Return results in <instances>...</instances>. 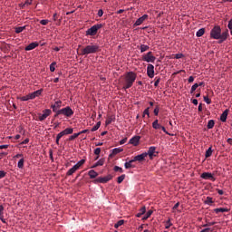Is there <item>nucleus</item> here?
<instances>
[{
  "label": "nucleus",
  "instance_id": "f257e3e1",
  "mask_svg": "<svg viewBox=\"0 0 232 232\" xmlns=\"http://www.w3.org/2000/svg\"><path fill=\"white\" fill-rule=\"evenodd\" d=\"M229 36V31L226 30L222 32L219 25H215V27L210 31V38L214 40H218V44L226 42Z\"/></svg>",
  "mask_w": 232,
  "mask_h": 232
},
{
  "label": "nucleus",
  "instance_id": "f03ea898",
  "mask_svg": "<svg viewBox=\"0 0 232 232\" xmlns=\"http://www.w3.org/2000/svg\"><path fill=\"white\" fill-rule=\"evenodd\" d=\"M137 78V74L133 72H129L125 73L124 79H125V83L123 86V90H129V88L132 87L133 84L135 83V80Z\"/></svg>",
  "mask_w": 232,
  "mask_h": 232
},
{
  "label": "nucleus",
  "instance_id": "7ed1b4c3",
  "mask_svg": "<svg viewBox=\"0 0 232 232\" xmlns=\"http://www.w3.org/2000/svg\"><path fill=\"white\" fill-rule=\"evenodd\" d=\"M101 51V46L98 44H91L81 50L82 55L96 54Z\"/></svg>",
  "mask_w": 232,
  "mask_h": 232
},
{
  "label": "nucleus",
  "instance_id": "20e7f679",
  "mask_svg": "<svg viewBox=\"0 0 232 232\" xmlns=\"http://www.w3.org/2000/svg\"><path fill=\"white\" fill-rule=\"evenodd\" d=\"M102 26H103L102 24H93L92 27H91L86 31V35H91V36L96 35L98 33V30L102 28Z\"/></svg>",
  "mask_w": 232,
  "mask_h": 232
},
{
  "label": "nucleus",
  "instance_id": "39448f33",
  "mask_svg": "<svg viewBox=\"0 0 232 232\" xmlns=\"http://www.w3.org/2000/svg\"><path fill=\"white\" fill-rule=\"evenodd\" d=\"M142 61L146 63H155L156 57L152 52H149L142 55Z\"/></svg>",
  "mask_w": 232,
  "mask_h": 232
},
{
  "label": "nucleus",
  "instance_id": "423d86ee",
  "mask_svg": "<svg viewBox=\"0 0 232 232\" xmlns=\"http://www.w3.org/2000/svg\"><path fill=\"white\" fill-rule=\"evenodd\" d=\"M61 114L67 117V118H72V116L74 114V111L72 110L71 107H66L61 109Z\"/></svg>",
  "mask_w": 232,
  "mask_h": 232
},
{
  "label": "nucleus",
  "instance_id": "0eeeda50",
  "mask_svg": "<svg viewBox=\"0 0 232 232\" xmlns=\"http://www.w3.org/2000/svg\"><path fill=\"white\" fill-rule=\"evenodd\" d=\"M111 179V175H108V176H105V177H99V178H97L93 180V183H95V184H97V183H107Z\"/></svg>",
  "mask_w": 232,
  "mask_h": 232
},
{
  "label": "nucleus",
  "instance_id": "6e6552de",
  "mask_svg": "<svg viewBox=\"0 0 232 232\" xmlns=\"http://www.w3.org/2000/svg\"><path fill=\"white\" fill-rule=\"evenodd\" d=\"M50 115H52V110L46 109V110L43 111L42 114L41 113L39 114V118L38 119H39L40 121H44Z\"/></svg>",
  "mask_w": 232,
  "mask_h": 232
},
{
  "label": "nucleus",
  "instance_id": "1a4fd4ad",
  "mask_svg": "<svg viewBox=\"0 0 232 232\" xmlns=\"http://www.w3.org/2000/svg\"><path fill=\"white\" fill-rule=\"evenodd\" d=\"M158 153H159V152H156V147H155V146L150 147L149 150H148V151L146 152L147 157H148V155H149V157H150V160H153L154 157H157V154H158Z\"/></svg>",
  "mask_w": 232,
  "mask_h": 232
},
{
  "label": "nucleus",
  "instance_id": "9d476101",
  "mask_svg": "<svg viewBox=\"0 0 232 232\" xmlns=\"http://www.w3.org/2000/svg\"><path fill=\"white\" fill-rule=\"evenodd\" d=\"M147 75L150 79H153L155 77V67L153 64H148L147 66Z\"/></svg>",
  "mask_w": 232,
  "mask_h": 232
},
{
  "label": "nucleus",
  "instance_id": "9b49d317",
  "mask_svg": "<svg viewBox=\"0 0 232 232\" xmlns=\"http://www.w3.org/2000/svg\"><path fill=\"white\" fill-rule=\"evenodd\" d=\"M141 136L140 135H134L132 138L129 140V144H131L133 146H138L140 142Z\"/></svg>",
  "mask_w": 232,
  "mask_h": 232
},
{
  "label": "nucleus",
  "instance_id": "f8f14e48",
  "mask_svg": "<svg viewBox=\"0 0 232 232\" xmlns=\"http://www.w3.org/2000/svg\"><path fill=\"white\" fill-rule=\"evenodd\" d=\"M200 177L205 180H211L213 182L217 180V179L213 176V174H211V172H203Z\"/></svg>",
  "mask_w": 232,
  "mask_h": 232
},
{
  "label": "nucleus",
  "instance_id": "ddd939ff",
  "mask_svg": "<svg viewBox=\"0 0 232 232\" xmlns=\"http://www.w3.org/2000/svg\"><path fill=\"white\" fill-rule=\"evenodd\" d=\"M146 158H147V152H144V153H141V154H139V155L135 156L133 158V160H134V162L135 161L142 162L146 160Z\"/></svg>",
  "mask_w": 232,
  "mask_h": 232
},
{
  "label": "nucleus",
  "instance_id": "4468645a",
  "mask_svg": "<svg viewBox=\"0 0 232 232\" xmlns=\"http://www.w3.org/2000/svg\"><path fill=\"white\" fill-rule=\"evenodd\" d=\"M149 18L148 14H144L141 17H139L138 20L134 23V26H140L142 24L144 21H146Z\"/></svg>",
  "mask_w": 232,
  "mask_h": 232
},
{
  "label": "nucleus",
  "instance_id": "2eb2a0df",
  "mask_svg": "<svg viewBox=\"0 0 232 232\" xmlns=\"http://www.w3.org/2000/svg\"><path fill=\"white\" fill-rule=\"evenodd\" d=\"M63 105V102L61 101H57L54 102V104L51 105V108L53 109V112H57V111H59V109L62 107Z\"/></svg>",
  "mask_w": 232,
  "mask_h": 232
},
{
  "label": "nucleus",
  "instance_id": "dca6fc26",
  "mask_svg": "<svg viewBox=\"0 0 232 232\" xmlns=\"http://www.w3.org/2000/svg\"><path fill=\"white\" fill-rule=\"evenodd\" d=\"M38 46H39L38 43H32L29 45H27L24 50L25 51H32V50L37 48Z\"/></svg>",
  "mask_w": 232,
  "mask_h": 232
},
{
  "label": "nucleus",
  "instance_id": "f3484780",
  "mask_svg": "<svg viewBox=\"0 0 232 232\" xmlns=\"http://www.w3.org/2000/svg\"><path fill=\"white\" fill-rule=\"evenodd\" d=\"M228 113H229V110H227V109L225 110V111L221 113L220 120H221L222 122H226Z\"/></svg>",
  "mask_w": 232,
  "mask_h": 232
},
{
  "label": "nucleus",
  "instance_id": "a211bd4d",
  "mask_svg": "<svg viewBox=\"0 0 232 232\" xmlns=\"http://www.w3.org/2000/svg\"><path fill=\"white\" fill-rule=\"evenodd\" d=\"M105 162V159L102 158L100 160H98L95 164L92 165V169L97 168L99 166H103Z\"/></svg>",
  "mask_w": 232,
  "mask_h": 232
},
{
  "label": "nucleus",
  "instance_id": "6ab92c4d",
  "mask_svg": "<svg viewBox=\"0 0 232 232\" xmlns=\"http://www.w3.org/2000/svg\"><path fill=\"white\" fill-rule=\"evenodd\" d=\"M88 175L90 176V179H96V177L98 176V172L94 169H91L88 171Z\"/></svg>",
  "mask_w": 232,
  "mask_h": 232
},
{
  "label": "nucleus",
  "instance_id": "aec40b11",
  "mask_svg": "<svg viewBox=\"0 0 232 232\" xmlns=\"http://www.w3.org/2000/svg\"><path fill=\"white\" fill-rule=\"evenodd\" d=\"M78 167H76V165L74 164V166L67 171V176H72L76 171H78Z\"/></svg>",
  "mask_w": 232,
  "mask_h": 232
},
{
  "label": "nucleus",
  "instance_id": "412c9836",
  "mask_svg": "<svg viewBox=\"0 0 232 232\" xmlns=\"http://www.w3.org/2000/svg\"><path fill=\"white\" fill-rule=\"evenodd\" d=\"M152 128L155 129V130H160L162 128V125L161 124H159V120H155L153 122H152Z\"/></svg>",
  "mask_w": 232,
  "mask_h": 232
},
{
  "label": "nucleus",
  "instance_id": "4be33fe9",
  "mask_svg": "<svg viewBox=\"0 0 232 232\" xmlns=\"http://www.w3.org/2000/svg\"><path fill=\"white\" fill-rule=\"evenodd\" d=\"M73 132V128H66V130H63V136L72 135Z\"/></svg>",
  "mask_w": 232,
  "mask_h": 232
},
{
  "label": "nucleus",
  "instance_id": "5701e85b",
  "mask_svg": "<svg viewBox=\"0 0 232 232\" xmlns=\"http://www.w3.org/2000/svg\"><path fill=\"white\" fill-rule=\"evenodd\" d=\"M144 213H146V207H142L141 208H140L138 214L136 215L137 218H141L142 215H144Z\"/></svg>",
  "mask_w": 232,
  "mask_h": 232
},
{
  "label": "nucleus",
  "instance_id": "b1692460",
  "mask_svg": "<svg viewBox=\"0 0 232 232\" xmlns=\"http://www.w3.org/2000/svg\"><path fill=\"white\" fill-rule=\"evenodd\" d=\"M213 154V150H212V147H209L207 150H206V153H205V157L206 159L208 158H210Z\"/></svg>",
  "mask_w": 232,
  "mask_h": 232
},
{
  "label": "nucleus",
  "instance_id": "393cba45",
  "mask_svg": "<svg viewBox=\"0 0 232 232\" xmlns=\"http://www.w3.org/2000/svg\"><path fill=\"white\" fill-rule=\"evenodd\" d=\"M133 162H135L134 160L125 162V169L134 168Z\"/></svg>",
  "mask_w": 232,
  "mask_h": 232
},
{
  "label": "nucleus",
  "instance_id": "a878e982",
  "mask_svg": "<svg viewBox=\"0 0 232 232\" xmlns=\"http://www.w3.org/2000/svg\"><path fill=\"white\" fill-rule=\"evenodd\" d=\"M140 53H143L144 52L150 50V46H149V45H146V44H141V45L140 46Z\"/></svg>",
  "mask_w": 232,
  "mask_h": 232
},
{
  "label": "nucleus",
  "instance_id": "bb28decb",
  "mask_svg": "<svg viewBox=\"0 0 232 232\" xmlns=\"http://www.w3.org/2000/svg\"><path fill=\"white\" fill-rule=\"evenodd\" d=\"M217 214H218L219 212H228L229 210H228V208H215V210H214Z\"/></svg>",
  "mask_w": 232,
  "mask_h": 232
},
{
  "label": "nucleus",
  "instance_id": "cd10ccee",
  "mask_svg": "<svg viewBox=\"0 0 232 232\" xmlns=\"http://www.w3.org/2000/svg\"><path fill=\"white\" fill-rule=\"evenodd\" d=\"M205 33H206L205 28H201L198 31H197L196 36L201 37V36H203L205 34Z\"/></svg>",
  "mask_w": 232,
  "mask_h": 232
},
{
  "label": "nucleus",
  "instance_id": "c85d7f7f",
  "mask_svg": "<svg viewBox=\"0 0 232 232\" xmlns=\"http://www.w3.org/2000/svg\"><path fill=\"white\" fill-rule=\"evenodd\" d=\"M63 136H64V135H63V131L60 132V133H58V134L56 135L55 143H56L57 145L60 144V140H61Z\"/></svg>",
  "mask_w": 232,
  "mask_h": 232
},
{
  "label": "nucleus",
  "instance_id": "c756f323",
  "mask_svg": "<svg viewBox=\"0 0 232 232\" xmlns=\"http://www.w3.org/2000/svg\"><path fill=\"white\" fill-rule=\"evenodd\" d=\"M24 167V158H21V160L17 163V168L23 169Z\"/></svg>",
  "mask_w": 232,
  "mask_h": 232
},
{
  "label": "nucleus",
  "instance_id": "7c9ffc66",
  "mask_svg": "<svg viewBox=\"0 0 232 232\" xmlns=\"http://www.w3.org/2000/svg\"><path fill=\"white\" fill-rule=\"evenodd\" d=\"M123 151V149L122 148H115L112 150V155H116L118 153H121Z\"/></svg>",
  "mask_w": 232,
  "mask_h": 232
},
{
  "label": "nucleus",
  "instance_id": "2f4dec72",
  "mask_svg": "<svg viewBox=\"0 0 232 232\" xmlns=\"http://www.w3.org/2000/svg\"><path fill=\"white\" fill-rule=\"evenodd\" d=\"M215 125V121L214 120H208V129L211 130L214 128Z\"/></svg>",
  "mask_w": 232,
  "mask_h": 232
},
{
  "label": "nucleus",
  "instance_id": "473e14b6",
  "mask_svg": "<svg viewBox=\"0 0 232 232\" xmlns=\"http://www.w3.org/2000/svg\"><path fill=\"white\" fill-rule=\"evenodd\" d=\"M102 122L99 121L97 124H95L94 126H92V131H96L97 130H99L101 128Z\"/></svg>",
  "mask_w": 232,
  "mask_h": 232
},
{
  "label": "nucleus",
  "instance_id": "72a5a7b5",
  "mask_svg": "<svg viewBox=\"0 0 232 232\" xmlns=\"http://www.w3.org/2000/svg\"><path fill=\"white\" fill-rule=\"evenodd\" d=\"M199 87L198 83H194L190 89V94H193L195 91Z\"/></svg>",
  "mask_w": 232,
  "mask_h": 232
},
{
  "label": "nucleus",
  "instance_id": "f704fd0d",
  "mask_svg": "<svg viewBox=\"0 0 232 232\" xmlns=\"http://www.w3.org/2000/svg\"><path fill=\"white\" fill-rule=\"evenodd\" d=\"M24 29H26V25H24L23 27H16L15 28V33L16 34H21L22 32H24Z\"/></svg>",
  "mask_w": 232,
  "mask_h": 232
},
{
  "label": "nucleus",
  "instance_id": "c9c22d12",
  "mask_svg": "<svg viewBox=\"0 0 232 232\" xmlns=\"http://www.w3.org/2000/svg\"><path fill=\"white\" fill-rule=\"evenodd\" d=\"M124 224V220L121 219L117 223H115L114 227L118 229L119 227L122 226Z\"/></svg>",
  "mask_w": 232,
  "mask_h": 232
},
{
  "label": "nucleus",
  "instance_id": "e433bc0d",
  "mask_svg": "<svg viewBox=\"0 0 232 232\" xmlns=\"http://www.w3.org/2000/svg\"><path fill=\"white\" fill-rule=\"evenodd\" d=\"M42 92H43V89L34 91L33 93L34 95V98H37V97H39V95L42 94Z\"/></svg>",
  "mask_w": 232,
  "mask_h": 232
},
{
  "label": "nucleus",
  "instance_id": "4c0bfd02",
  "mask_svg": "<svg viewBox=\"0 0 232 232\" xmlns=\"http://www.w3.org/2000/svg\"><path fill=\"white\" fill-rule=\"evenodd\" d=\"M205 204H208V205L213 204V198L208 197L205 200Z\"/></svg>",
  "mask_w": 232,
  "mask_h": 232
},
{
  "label": "nucleus",
  "instance_id": "58836bf2",
  "mask_svg": "<svg viewBox=\"0 0 232 232\" xmlns=\"http://www.w3.org/2000/svg\"><path fill=\"white\" fill-rule=\"evenodd\" d=\"M152 213H153L152 210H149V211L145 214V216H144V218H143L142 219H143V220L148 219V218L151 216Z\"/></svg>",
  "mask_w": 232,
  "mask_h": 232
},
{
  "label": "nucleus",
  "instance_id": "ea45409f",
  "mask_svg": "<svg viewBox=\"0 0 232 232\" xmlns=\"http://www.w3.org/2000/svg\"><path fill=\"white\" fill-rule=\"evenodd\" d=\"M80 136V133H74L73 135H71L68 139V140H75L76 138H78Z\"/></svg>",
  "mask_w": 232,
  "mask_h": 232
},
{
  "label": "nucleus",
  "instance_id": "a19ab883",
  "mask_svg": "<svg viewBox=\"0 0 232 232\" xmlns=\"http://www.w3.org/2000/svg\"><path fill=\"white\" fill-rule=\"evenodd\" d=\"M85 160H81L79 162H77L75 165L77 167V169H79L80 167H82V165H84Z\"/></svg>",
  "mask_w": 232,
  "mask_h": 232
},
{
  "label": "nucleus",
  "instance_id": "79ce46f5",
  "mask_svg": "<svg viewBox=\"0 0 232 232\" xmlns=\"http://www.w3.org/2000/svg\"><path fill=\"white\" fill-rule=\"evenodd\" d=\"M161 78H158L157 76L155 77V82H154V86L158 87L160 83Z\"/></svg>",
  "mask_w": 232,
  "mask_h": 232
},
{
  "label": "nucleus",
  "instance_id": "37998d69",
  "mask_svg": "<svg viewBox=\"0 0 232 232\" xmlns=\"http://www.w3.org/2000/svg\"><path fill=\"white\" fill-rule=\"evenodd\" d=\"M55 65L56 62H53L52 64H50V72H53L55 71Z\"/></svg>",
  "mask_w": 232,
  "mask_h": 232
},
{
  "label": "nucleus",
  "instance_id": "c03bdc74",
  "mask_svg": "<svg viewBox=\"0 0 232 232\" xmlns=\"http://www.w3.org/2000/svg\"><path fill=\"white\" fill-rule=\"evenodd\" d=\"M203 100H204V102H207L208 105H210L212 102V101L210 100V98H208V96H204Z\"/></svg>",
  "mask_w": 232,
  "mask_h": 232
},
{
  "label": "nucleus",
  "instance_id": "a18cd8bd",
  "mask_svg": "<svg viewBox=\"0 0 232 232\" xmlns=\"http://www.w3.org/2000/svg\"><path fill=\"white\" fill-rule=\"evenodd\" d=\"M113 169H114L115 172H120V173H122V172H123L122 168H120V167H118L117 165H115V167L113 168Z\"/></svg>",
  "mask_w": 232,
  "mask_h": 232
},
{
  "label": "nucleus",
  "instance_id": "49530a36",
  "mask_svg": "<svg viewBox=\"0 0 232 232\" xmlns=\"http://www.w3.org/2000/svg\"><path fill=\"white\" fill-rule=\"evenodd\" d=\"M126 175H121L120 177H118V183H122V181L125 179Z\"/></svg>",
  "mask_w": 232,
  "mask_h": 232
},
{
  "label": "nucleus",
  "instance_id": "de8ad7c7",
  "mask_svg": "<svg viewBox=\"0 0 232 232\" xmlns=\"http://www.w3.org/2000/svg\"><path fill=\"white\" fill-rule=\"evenodd\" d=\"M171 226H172V223H171L170 218H169V219L166 222L165 228H166V229H169Z\"/></svg>",
  "mask_w": 232,
  "mask_h": 232
},
{
  "label": "nucleus",
  "instance_id": "09e8293b",
  "mask_svg": "<svg viewBox=\"0 0 232 232\" xmlns=\"http://www.w3.org/2000/svg\"><path fill=\"white\" fill-rule=\"evenodd\" d=\"M20 100H21L22 102H27V101H30L29 94H28V95H26V96H23V97H21V98H20Z\"/></svg>",
  "mask_w": 232,
  "mask_h": 232
},
{
  "label": "nucleus",
  "instance_id": "8fccbe9b",
  "mask_svg": "<svg viewBox=\"0 0 232 232\" xmlns=\"http://www.w3.org/2000/svg\"><path fill=\"white\" fill-rule=\"evenodd\" d=\"M6 172L5 170H0V179H5Z\"/></svg>",
  "mask_w": 232,
  "mask_h": 232
},
{
  "label": "nucleus",
  "instance_id": "3c124183",
  "mask_svg": "<svg viewBox=\"0 0 232 232\" xmlns=\"http://www.w3.org/2000/svg\"><path fill=\"white\" fill-rule=\"evenodd\" d=\"M217 224V222H215V221H213V222H208V223H206V225H203V227H212V226H214V225H216Z\"/></svg>",
  "mask_w": 232,
  "mask_h": 232
},
{
  "label": "nucleus",
  "instance_id": "603ef678",
  "mask_svg": "<svg viewBox=\"0 0 232 232\" xmlns=\"http://www.w3.org/2000/svg\"><path fill=\"white\" fill-rule=\"evenodd\" d=\"M145 115L150 117V108L145 109L144 113H143V117H145Z\"/></svg>",
  "mask_w": 232,
  "mask_h": 232
},
{
  "label": "nucleus",
  "instance_id": "864d4df0",
  "mask_svg": "<svg viewBox=\"0 0 232 232\" xmlns=\"http://www.w3.org/2000/svg\"><path fill=\"white\" fill-rule=\"evenodd\" d=\"M101 151H102V149H101V148H96V149L94 150V154L100 155V154H101Z\"/></svg>",
  "mask_w": 232,
  "mask_h": 232
},
{
  "label": "nucleus",
  "instance_id": "5fc2aeb1",
  "mask_svg": "<svg viewBox=\"0 0 232 232\" xmlns=\"http://www.w3.org/2000/svg\"><path fill=\"white\" fill-rule=\"evenodd\" d=\"M159 113H160V108H159V106H157V107L154 109V115H155V116H158Z\"/></svg>",
  "mask_w": 232,
  "mask_h": 232
},
{
  "label": "nucleus",
  "instance_id": "6e6d98bb",
  "mask_svg": "<svg viewBox=\"0 0 232 232\" xmlns=\"http://www.w3.org/2000/svg\"><path fill=\"white\" fill-rule=\"evenodd\" d=\"M2 215H5V208L0 205V217H2Z\"/></svg>",
  "mask_w": 232,
  "mask_h": 232
},
{
  "label": "nucleus",
  "instance_id": "4d7b16f0",
  "mask_svg": "<svg viewBox=\"0 0 232 232\" xmlns=\"http://www.w3.org/2000/svg\"><path fill=\"white\" fill-rule=\"evenodd\" d=\"M24 158V154L22 153H19V154H16L15 156H14V159H23Z\"/></svg>",
  "mask_w": 232,
  "mask_h": 232
},
{
  "label": "nucleus",
  "instance_id": "13d9d810",
  "mask_svg": "<svg viewBox=\"0 0 232 232\" xmlns=\"http://www.w3.org/2000/svg\"><path fill=\"white\" fill-rule=\"evenodd\" d=\"M200 232H213V229L210 227H207V228L202 229Z\"/></svg>",
  "mask_w": 232,
  "mask_h": 232
},
{
  "label": "nucleus",
  "instance_id": "bf43d9fd",
  "mask_svg": "<svg viewBox=\"0 0 232 232\" xmlns=\"http://www.w3.org/2000/svg\"><path fill=\"white\" fill-rule=\"evenodd\" d=\"M60 115H62L61 110L54 111V118L59 117Z\"/></svg>",
  "mask_w": 232,
  "mask_h": 232
},
{
  "label": "nucleus",
  "instance_id": "052dcab7",
  "mask_svg": "<svg viewBox=\"0 0 232 232\" xmlns=\"http://www.w3.org/2000/svg\"><path fill=\"white\" fill-rule=\"evenodd\" d=\"M48 23H49L48 20H42V21L40 22V24H42V25H47Z\"/></svg>",
  "mask_w": 232,
  "mask_h": 232
},
{
  "label": "nucleus",
  "instance_id": "680f3d73",
  "mask_svg": "<svg viewBox=\"0 0 232 232\" xmlns=\"http://www.w3.org/2000/svg\"><path fill=\"white\" fill-rule=\"evenodd\" d=\"M127 140H128V138L122 139L121 140H120V145L125 144L127 142Z\"/></svg>",
  "mask_w": 232,
  "mask_h": 232
},
{
  "label": "nucleus",
  "instance_id": "e2e57ef3",
  "mask_svg": "<svg viewBox=\"0 0 232 232\" xmlns=\"http://www.w3.org/2000/svg\"><path fill=\"white\" fill-rule=\"evenodd\" d=\"M112 122V118L109 117L107 120H106V125H109Z\"/></svg>",
  "mask_w": 232,
  "mask_h": 232
},
{
  "label": "nucleus",
  "instance_id": "0e129e2a",
  "mask_svg": "<svg viewBox=\"0 0 232 232\" xmlns=\"http://www.w3.org/2000/svg\"><path fill=\"white\" fill-rule=\"evenodd\" d=\"M7 155H8V153H6V152L0 153V160H2L3 158L6 157Z\"/></svg>",
  "mask_w": 232,
  "mask_h": 232
},
{
  "label": "nucleus",
  "instance_id": "69168bd1",
  "mask_svg": "<svg viewBox=\"0 0 232 232\" xmlns=\"http://www.w3.org/2000/svg\"><path fill=\"white\" fill-rule=\"evenodd\" d=\"M28 95H29V100H34V99H35V96H34V92L29 93Z\"/></svg>",
  "mask_w": 232,
  "mask_h": 232
},
{
  "label": "nucleus",
  "instance_id": "338daca9",
  "mask_svg": "<svg viewBox=\"0 0 232 232\" xmlns=\"http://www.w3.org/2000/svg\"><path fill=\"white\" fill-rule=\"evenodd\" d=\"M183 56H184L183 53H176L175 58H176V59H180V58H182Z\"/></svg>",
  "mask_w": 232,
  "mask_h": 232
},
{
  "label": "nucleus",
  "instance_id": "774afa93",
  "mask_svg": "<svg viewBox=\"0 0 232 232\" xmlns=\"http://www.w3.org/2000/svg\"><path fill=\"white\" fill-rule=\"evenodd\" d=\"M228 29H232V18H231V20L228 22Z\"/></svg>",
  "mask_w": 232,
  "mask_h": 232
}]
</instances>
